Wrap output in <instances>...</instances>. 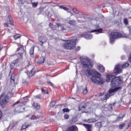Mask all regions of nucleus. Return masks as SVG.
I'll use <instances>...</instances> for the list:
<instances>
[{
	"label": "nucleus",
	"mask_w": 131,
	"mask_h": 131,
	"mask_svg": "<svg viewBox=\"0 0 131 131\" xmlns=\"http://www.w3.org/2000/svg\"><path fill=\"white\" fill-rule=\"evenodd\" d=\"M73 11L75 14H78V11H77V10H76L75 8L73 9Z\"/></svg>",
	"instance_id": "obj_47"
},
{
	"label": "nucleus",
	"mask_w": 131,
	"mask_h": 131,
	"mask_svg": "<svg viewBox=\"0 0 131 131\" xmlns=\"http://www.w3.org/2000/svg\"><path fill=\"white\" fill-rule=\"evenodd\" d=\"M81 63L84 68H93V65L91 63V61L89 58H81Z\"/></svg>",
	"instance_id": "obj_5"
},
{
	"label": "nucleus",
	"mask_w": 131,
	"mask_h": 131,
	"mask_svg": "<svg viewBox=\"0 0 131 131\" xmlns=\"http://www.w3.org/2000/svg\"><path fill=\"white\" fill-rule=\"evenodd\" d=\"M80 36H81V37H84V38L86 39H92V38H93V35L91 34H81Z\"/></svg>",
	"instance_id": "obj_15"
},
{
	"label": "nucleus",
	"mask_w": 131,
	"mask_h": 131,
	"mask_svg": "<svg viewBox=\"0 0 131 131\" xmlns=\"http://www.w3.org/2000/svg\"><path fill=\"white\" fill-rule=\"evenodd\" d=\"M10 79L11 83H15V77L14 76H11Z\"/></svg>",
	"instance_id": "obj_36"
},
{
	"label": "nucleus",
	"mask_w": 131,
	"mask_h": 131,
	"mask_svg": "<svg viewBox=\"0 0 131 131\" xmlns=\"http://www.w3.org/2000/svg\"><path fill=\"white\" fill-rule=\"evenodd\" d=\"M84 74L86 76H92L91 79L95 84L101 85L105 83V81L101 77V76H102L101 74L96 71H94L92 69H86V70L84 72Z\"/></svg>",
	"instance_id": "obj_1"
},
{
	"label": "nucleus",
	"mask_w": 131,
	"mask_h": 131,
	"mask_svg": "<svg viewBox=\"0 0 131 131\" xmlns=\"http://www.w3.org/2000/svg\"><path fill=\"white\" fill-rule=\"evenodd\" d=\"M3 97L4 98L2 99L1 102H0V105L1 107L5 108V107H6V105H7L8 103H10V101H11V98L13 97V94H12L11 92H9L6 95V93H3L0 96V100H1L2 98Z\"/></svg>",
	"instance_id": "obj_3"
},
{
	"label": "nucleus",
	"mask_w": 131,
	"mask_h": 131,
	"mask_svg": "<svg viewBox=\"0 0 131 131\" xmlns=\"http://www.w3.org/2000/svg\"><path fill=\"white\" fill-rule=\"evenodd\" d=\"M122 71V68L121 66L117 65L114 70V72L116 74H119L121 73Z\"/></svg>",
	"instance_id": "obj_11"
},
{
	"label": "nucleus",
	"mask_w": 131,
	"mask_h": 131,
	"mask_svg": "<svg viewBox=\"0 0 131 131\" xmlns=\"http://www.w3.org/2000/svg\"><path fill=\"white\" fill-rule=\"evenodd\" d=\"M84 108H85V104L84 103H81L79 105V111L82 110V109H84Z\"/></svg>",
	"instance_id": "obj_26"
},
{
	"label": "nucleus",
	"mask_w": 131,
	"mask_h": 131,
	"mask_svg": "<svg viewBox=\"0 0 131 131\" xmlns=\"http://www.w3.org/2000/svg\"><path fill=\"white\" fill-rule=\"evenodd\" d=\"M55 105H56V101H55L51 102L50 104V107H53V106H55Z\"/></svg>",
	"instance_id": "obj_38"
},
{
	"label": "nucleus",
	"mask_w": 131,
	"mask_h": 131,
	"mask_svg": "<svg viewBox=\"0 0 131 131\" xmlns=\"http://www.w3.org/2000/svg\"><path fill=\"white\" fill-rule=\"evenodd\" d=\"M113 109L112 104H109L108 105H105L104 107V111H110Z\"/></svg>",
	"instance_id": "obj_16"
},
{
	"label": "nucleus",
	"mask_w": 131,
	"mask_h": 131,
	"mask_svg": "<svg viewBox=\"0 0 131 131\" xmlns=\"http://www.w3.org/2000/svg\"><path fill=\"white\" fill-rule=\"evenodd\" d=\"M95 126L97 128H101V127H102V122H99L96 123L95 124Z\"/></svg>",
	"instance_id": "obj_31"
},
{
	"label": "nucleus",
	"mask_w": 131,
	"mask_h": 131,
	"mask_svg": "<svg viewBox=\"0 0 131 131\" xmlns=\"http://www.w3.org/2000/svg\"><path fill=\"white\" fill-rule=\"evenodd\" d=\"M49 26L51 27L52 30H56V29H57V27L52 24H50Z\"/></svg>",
	"instance_id": "obj_34"
},
{
	"label": "nucleus",
	"mask_w": 131,
	"mask_h": 131,
	"mask_svg": "<svg viewBox=\"0 0 131 131\" xmlns=\"http://www.w3.org/2000/svg\"><path fill=\"white\" fill-rule=\"evenodd\" d=\"M66 131H78V128L77 127L72 126L68 128Z\"/></svg>",
	"instance_id": "obj_17"
},
{
	"label": "nucleus",
	"mask_w": 131,
	"mask_h": 131,
	"mask_svg": "<svg viewBox=\"0 0 131 131\" xmlns=\"http://www.w3.org/2000/svg\"><path fill=\"white\" fill-rule=\"evenodd\" d=\"M41 92L44 93V94H48V90H45L43 89H41Z\"/></svg>",
	"instance_id": "obj_44"
},
{
	"label": "nucleus",
	"mask_w": 131,
	"mask_h": 131,
	"mask_svg": "<svg viewBox=\"0 0 131 131\" xmlns=\"http://www.w3.org/2000/svg\"><path fill=\"white\" fill-rule=\"evenodd\" d=\"M124 23L125 25H128V20H127V18H125L124 19Z\"/></svg>",
	"instance_id": "obj_41"
},
{
	"label": "nucleus",
	"mask_w": 131,
	"mask_h": 131,
	"mask_svg": "<svg viewBox=\"0 0 131 131\" xmlns=\"http://www.w3.org/2000/svg\"><path fill=\"white\" fill-rule=\"evenodd\" d=\"M25 98H28V96H26V97H24V99H25Z\"/></svg>",
	"instance_id": "obj_62"
},
{
	"label": "nucleus",
	"mask_w": 131,
	"mask_h": 131,
	"mask_svg": "<svg viewBox=\"0 0 131 131\" xmlns=\"http://www.w3.org/2000/svg\"><path fill=\"white\" fill-rule=\"evenodd\" d=\"M98 70H99L100 72H105V68L103 66H98Z\"/></svg>",
	"instance_id": "obj_24"
},
{
	"label": "nucleus",
	"mask_w": 131,
	"mask_h": 131,
	"mask_svg": "<svg viewBox=\"0 0 131 131\" xmlns=\"http://www.w3.org/2000/svg\"><path fill=\"white\" fill-rule=\"evenodd\" d=\"M19 51H21V53H18L17 54L18 60L20 59L21 60V59H23V54H26V52H25V50L23 48V46H20V48L18 49Z\"/></svg>",
	"instance_id": "obj_10"
},
{
	"label": "nucleus",
	"mask_w": 131,
	"mask_h": 131,
	"mask_svg": "<svg viewBox=\"0 0 131 131\" xmlns=\"http://www.w3.org/2000/svg\"><path fill=\"white\" fill-rule=\"evenodd\" d=\"M122 89L121 86L115 88L114 89H110L108 91V93L105 94L104 97L102 98L103 100H108V98H110L111 95L110 94H113V93H116V92H118V91H120Z\"/></svg>",
	"instance_id": "obj_7"
},
{
	"label": "nucleus",
	"mask_w": 131,
	"mask_h": 131,
	"mask_svg": "<svg viewBox=\"0 0 131 131\" xmlns=\"http://www.w3.org/2000/svg\"><path fill=\"white\" fill-rule=\"evenodd\" d=\"M121 60H124V59H125V56L123 55L121 57Z\"/></svg>",
	"instance_id": "obj_57"
},
{
	"label": "nucleus",
	"mask_w": 131,
	"mask_h": 131,
	"mask_svg": "<svg viewBox=\"0 0 131 131\" xmlns=\"http://www.w3.org/2000/svg\"><path fill=\"white\" fill-rule=\"evenodd\" d=\"M25 109V108L21 106H19L14 109V112L15 113H23V112H24Z\"/></svg>",
	"instance_id": "obj_12"
},
{
	"label": "nucleus",
	"mask_w": 131,
	"mask_h": 131,
	"mask_svg": "<svg viewBox=\"0 0 131 131\" xmlns=\"http://www.w3.org/2000/svg\"><path fill=\"white\" fill-rule=\"evenodd\" d=\"M64 118L65 119H69V115L68 114H64Z\"/></svg>",
	"instance_id": "obj_42"
},
{
	"label": "nucleus",
	"mask_w": 131,
	"mask_h": 131,
	"mask_svg": "<svg viewBox=\"0 0 131 131\" xmlns=\"http://www.w3.org/2000/svg\"><path fill=\"white\" fill-rule=\"evenodd\" d=\"M33 106L34 107V108L37 109V110H38V109H39V105H38V103L35 102H34Z\"/></svg>",
	"instance_id": "obj_32"
},
{
	"label": "nucleus",
	"mask_w": 131,
	"mask_h": 131,
	"mask_svg": "<svg viewBox=\"0 0 131 131\" xmlns=\"http://www.w3.org/2000/svg\"><path fill=\"white\" fill-rule=\"evenodd\" d=\"M37 63L38 64H39V65H41V64H43V63H45V57H41L39 58L38 59Z\"/></svg>",
	"instance_id": "obj_18"
},
{
	"label": "nucleus",
	"mask_w": 131,
	"mask_h": 131,
	"mask_svg": "<svg viewBox=\"0 0 131 131\" xmlns=\"http://www.w3.org/2000/svg\"><path fill=\"white\" fill-rule=\"evenodd\" d=\"M119 37H122V34L118 32H115L112 33L110 34V43H114L115 39L116 38H119Z\"/></svg>",
	"instance_id": "obj_6"
},
{
	"label": "nucleus",
	"mask_w": 131,
	"mask_h": 131,
	"mask_svg": "<svg viewBox=\"0 0 131 131\" xmlns=\"http://www.w3.org/2000/svg\"><path fill=\"white\" fill-rule=\"evenodd\" d=\"M99 96H100V97H103L101 99H102V100H103V98H105V95H104L103 93H100Z\"/></svg>",
	"instance_id": "obj_48"
},
{
	"label": "nucleus",
	"mask_w": 131,
	"mask_h": 131,
	"mask_svg": "<svg viewBox=\"0 0 131 131\" xmlns=\"http://www.w3.org/2000/svg\"><path fill=\"white\" fill-rule=\"evenodd\" d=\"M19 62V59H17L14 60H13L11 63H10V73H12V70L14 69V67H15V65L17 64Z\"/></svg>",
	"instance_id": "obj_14"
},
{
	"label": "nucleus",
	"mask_w": 131,
	"mask_h": 131,
	"mask_svg": "<svg viewBox=\"0 0 131 131\" xmlns=\"http://www.w3.org/2000/svg\"><path fill=\"white\" fill-rule=\"evenodd\" d=\"M130 109H131V107L130 108Z\"/></svg>",
	"instance_id": "obj_64"
},
{
	"label": "nucleus",
	"mask_w": 131,
	"mask_h": 131,
	"mask_svg": "<svg viewBox=\"0 0 131 131\" xmlns=\"http://www.w3.org/2000/svg\"><path fill=\"white\" fill-rule=\"evenodd\" d=\"M26 104V101H23L21 102V104L22 105V106H23V105H25Z\"/></svg>",
	"instance_id": "obj_58"
},
{
	"label": "nucleus",
	"mask_w": 131,
	"mask_h": 131,
	"mask_svg": "<svg viewBox=\"0 0 131 131\" xmlns=\"http://www.w3.org/2000/svg\"><path fill=\"white\" fill-rule=\"evenodd\" d=\"M48 82L49 84H50V85L51 86H53L54 84H53V83H52V82H51V81H50V80H48Z\"/></svg>",
	"instance_id": "obj_50"
},
{
	"label": "nucleus",
	"mask_w": 131,
	"mask_h": 131,
	"mask_svg": "<svg viewBox=\"0 0 131 131\" xmlns=\"http://www.w3.org/2000/svg\"><path fill=\"white\" fill-rule=\"evenodd\" d=\"M57 26L58 27H60L61 31H62V32H67V31H68V28H67V27H66V26L65 25H60V24H57Z\"/></svg>",
	"instance_id": "obj_13"
},
{
	"label": "nucleus",
	"mask_w": 131,
	"mask_h": 131,
	"mask_svg": "<svg viewBox=\"0 0 131 131\" xmlns=\"http://www.w3.org/2000/svg\"><path fill=\"white\" fill-rule=\"evenodd\" d=\"M7 21L9 24H10V25H13V23H14V21L12 19H11V16L9 15H8V17H7Z\"/></svg>",
	"instance_id": "obj_21"
},
{
	"label": "nucleus",
	"mask_w": 131,
	"mask_h": 131,
	"mask_svg": "<svg viewBox=\"0 0 131 131\" xmlns=\"http://www.w3.org/2000/svg\"><path fill=\"white\" fill-rule=\"evenodd\" d=\"M77 93H80V92H81V90H80V87H78L77 88V90H76Z\"/></svg>",
	"instance_id": "obj_49"
},
{
	"label": "nucleus",
	"mask_w": 131,
	"mask_h": 131,
	"mask_svg": "<svg viewBox=\"0 0 131 131\" xmlns=\"http://www.w3.org/2000/svg\"><path fill=\"white\" fill-rule=\"evenodd\" d=\"M103 29L100 28L96 30H93L90 32V33H93V32H98V33H102Z\"/></svg>",
	"instance_id": "obj_22"
},
{
	"label": "nucleus",
	"mask_w": 131,
	"mask_h": 131,
	"mask_svg": "<svg viewBox=\"0 0 131 131\" xmlns=\"http://www.w3.org/2000/svg\"><path fill=\"white\" fill-rule=\"evenodd\" d=\"M30 55H31V57L34 56V47H32L30 49Z\"/></svg>",
	"instance_id": "obj_28"
},
{
	"label": "nucleus",
	"mask_w": 131,
	"mask_h": 131,
	"mask_svg": "<svg viewBox=\"0 0 131 131\" xmlns=\"http://www.w3.org/2000/svg\"><path fill=\"white\" fill-rule=\"evenodd\" d=\"M20 37H21V36H20V35H19V34H16L14 36V38L15 40L16 39H18V38H20Z\"/></svg>",
	"instance_id": "obj_37"
},
{
	"label": "nucleus",
	"mask_w": 131,
	"mask_h": 131,
	"mask_svg": "<svg viewBox=\"0 0 131 131\" xmlns=\"http://www.w3.org/2000/svg\"><path fill=\"white\" fill-rule=\"evenodd\" d=\"M4 26H5V27H9V24L7 23H4Z\"/></svg>",
	"instance_id": "obj_55"
},
{
	"label": "nucleus",
	"mask_w": 131,
	"mask_h": 131,
	"mask_svg": "<svg viewBox=\"0 0 131 131\" xmlns=\"http://www.w3.org/2000/svg\"><path fill=\"white\" fill-rule=\"evenodd\" d=\"M2 51V45L0 44V51Z\"/></svg>",
	"instance_id": "obj_60"
},
{
	"label": "nucleus",
	"mask_w": 131,
	"mask_h": 131,
	"mask_svg": "<svg viewBox=\"0 0 131 131\" xmlns=\"http://www.w3.org/2000/svg\"><path fill=\"white\" fill-rule=\"evenodd\" d=\"M11 125L12 127H15V126H17L18 125V121H12L11 123Z\"/></svg>",
	"instance_id": "obj_29"
},
{
	"label": "nucleus",
	"mask_w": 131,
	"mask_h": 131,
	"mask_svg": "<svg viewBox=\"0 0 131 131\" xmlns=\"http://www.w3.org/2000/svg\"><path fill=\"white\" fill-rule=\"evenodd\" d=\"M23 83H24L25 84H28V82L26 80H23Z\"/></svg>",
	"instance_id": "obj_53"
},
{
	"label": "nucleus",
	"mask_w": 131,
	"mask_h": 131,
	"mask_svg": "<svg viewBox=\"0 0 131 131\" xmlns=\"http://www.w3.org/2000/svg\"><path fill=\"white\" fill-rule=\"evenodd\" d=\"M124 125H125V124H124V123L121 124V125H119V128L120 129H122V128H123Z\"/></svg>",
	"instance_id": "obj_45"
},
{
	"label": "nucleus",
	"mask_w": 131,
	"mask_h": 131,
	"mask_svg": "<svg viewBox=\"0 0 131 131\" xmlns=\"http://www.w3.org/2000/svg\"><path fill=\"white\" fill-rule=\"evenodd\" d=\"M58 7L59 8V9H62V10H64V11H67L68 13H70V11H69V9H68V8L66 7H64L63 5L58 6Z\"/></svg>",
	"instance_id": "obj_20"
},
{
	"label": "nucleus",
	"mask_w": 131,
	"mask_h": 131,
	"mask_svg": "<svg viewBox=\"0 0 131 131\" xmlns=\"http://www.w3.org/2000/svg\"><path fill=\"white\" fill-rule=\"evenodd\" d=\"M83 126L85 127V128L87 129V130L89 129H90V128L92 127V125H90L89 124H83Z\"/></svg>",
	"instance_id": "obj_30"
},
{
	"label": "nucleus",
	"mask_w": 131,
	"mask_h": 131,
	"mask_svg": "<svg viewBox=\"0 0 131 131\" xmlns=\"http://www.w3.org/2000/svg\"><path fill=\"white\" fill-rule=\"evenodd\" d=\"M18 1L19 4H21L22 5L26 3V1L25 0H18Z\"/></svg>",
	"instance_id": "obj_40"
},
{
	"label": "nucleus",
	"mask_w": 131,
	"mask_h": 131,
	"mask_svg": "<svg viewBox=\"0 0 131 131\" xmlns=\"http://www.w3.org/2000/svg\"><path fill=\"white\" fill-rule=\"evenodd\" d=\"M69 24L72 26H75L76 25L77 23L75 20H71L69 21Z\"/></svg>",
	"instance_id": "obj_23"
},
{
	"label": "nucleus",
	"mask_w": 131,
	"mask_h": 131,
	"mask_svg": "<svg viewBox=\"0 0 131 131\" xmlns=\"http://www.w3.org/2000/svg\"><path fill=\"white\" fill-rule=\"evenodd\" d=\"M38 41L40 43V46L42 47V46H43V43H46L48 41V38L45 35L40 36L38 37Z\"/></svg>",
	"instance_id": "obj_8"
},
{
	"label": "nucleus",
	"mask_w": 131,
	"mask_h": 131,
	"mask_svg": "<svg viewBox=\"0 0 131 131\" xmlns=\"http://www.w3.org/2000/svg\"><path fill=\"white\" fill-rule=\"evenodd\" d=\"M88 131H92V130H91V129H89Z\"/></svg>",
	"instance_id": "obj_63"
},
{
	"label": "nucleus",
	"mask_w": 131,
	"mask_h": 131,
	"mask_svg": "<svg viewBox=\"0 0 131 131\" xmlns=\"http://www.w3.org/2000/svg\"><path fill=\"white\" fill-rule=\"evenodd\" d=\"M30 68L32 69L30 72H29L27 73V75H28L30 77H32V76H33V74H34V69H33V67H32V65H31V63L30 62H28V64L26 67V68Z\"/></svg>",
	"instance_id": "obj_9"
},
{
	"label": "nucleus",
	"mask_w": 131,
	"mask_h": 131,
	"mask_svg": "<svg viewBox=\"0 0 131 131\" xmlns=\"http://www.w3.org/2000/svg\"><path fill=\"white\" fill-rule=\"evenodd\" d=\"M32 8H36L38 6V2L32 3Z\"/></svg>",
	"instance_id": "obj_35"
},
{
	"label": "nucleus",
	"mask_w": 131,
	"mask_h": 131,
	"mask_svg": "<svg viewBox=\"0 0 131 131\" xmlns=\"http://www.w3.org/2000/svg\"><path fill=\"white\" fill-rule=\"evenodd\" d=\"M18 103H19V101H16V102H15L14 103H13V104H12V106H14L17 105Z\"/></svg>",
	"instance_id": "obj_56"
},
{
	"label": "nucleus",
	"mask_w": 131,
	"mask_h": 131,
	"mask_svg": "<svg viewBox=\"0 0 131 131\" xmlns=\"http://www.w3.org/2000/svg\"><path fill=\"white\" fill-rule=\"evenodd\" d=\"M80 50V47L79 46L77 47V48H76V51L77 52H78V51H79Z\"/></svg>",
	"instance_id": "obj_52"
},
{
	"label": "nucleus",
	"mask_w": 131,
	"mask_h": 131,
	"mask_svg": "<svg viewBox=\"0 0 131 131\" xmlns=\"http://www.w3.org/2000/svg\"><path fill=\"white\" fill-rule=\"evenodd\" d=\"M76 40L77 39H72L71 40H68L63 44V48L66 50H73L76 46Z\"/></svg>",
	"instance_id": "obj_4"
},
{
	"label": "nucleus",
	"mask_w": 131,
	"mask_h": 131,
	"mask_svg": "<svg viewBox=\"0 0 131 131\" xmlns=\"http://www.w3.org/2000/svg\"><path fill=\"white\" fill-rule=\"evenodd\" d=\"M80 90L82 91V93L84 94V95H86V94H88V89L86 88V86H85V87H80Z\"/></svg>",
	"instance_id": "obj_19"
},
{
	"label": "nucleus",
	"mask_w": 131,
	"mask_h": 131,
	"mask_svg": "<svg viewBox=\"0 0 131 131\" xmlns=\"http://www.w3.org/2000/svg\"><path fill=\"white\" fill-rule=\"evenodd\" d=\"M26 128H27V125H24L21 127V129H25Z\"/></svg>",
	"instance_id": "obj_51"
},
{
	"label": "nucleus",
	"mask_w": 131,
	"mask_h": 131,
	"mask_svg": "<svg viewBox=\"0 0 131 131\" xmlns=\"http://www.w3.org/2000/svg\"><path fill=\"white\" fill-rule=\"evenodd\" d=\"M2 117H3V115H2V114H0V119H2Z\"/></svg>",
	"instance_id": "obj_59"
},
{
	"label": "nucleus",
	"mask_w": 131,
	"mask_h": 131,
	"mask_svg": "<svg viewBox=\"0 0 131 131\" xmlns=\"http://www.w3.org/2000/svg\"><path fill=\"white\" fill-rule=\"evenodd\" d=\"M37 118H39V117H37L35 115H33L31 117V119L32 120H34V119H37Z\"/></svg>",
	"instance_id": "obj_39"
},
{
	"label": "nucleus",
	"mask_w": 131,
	"mask_h": 131,
	"mask_svg": "<svg viewBox=\"0 0 131 131\" xmlns=\"http://www.w3.org/2000/svg\"><path fill=\"white\" fill-rule=\"evenodd\" d=\"M62 111L63 113H65V112H69L70 110L68 108H64L62 110Z\"/></svg>",
	"instance_id": "obj_43"
},
{
	"label": "nucleus",
	"mask_w": 131,
	"mask_h": 131,
	"mask_svg": "<svg viewBox=\"0 0 131 131\" xmlns=\"http://www.w3.org/2000/svg\"><path fill=\"white\" fill-rule=\"evenodd\" d=\"M96 121H97V120H96V119H89L88 120H86V122L88 123H94V122H96Z\"/></svg>",
	"instance_id": "obj_27"
},
{
	"label": "nucleus",
	"mask_w": 131,
	"mask_h": 131,
	"mask_svg": "<svg viewBox=\"0 0 131 131\" xmlns=\"http://www.w3.org/2000/svg\"><path fill=\"white\" fill-rule=\"evenodd\" d=\"M35 98H36L37 99H40L41 98V96H40V95H36L35 96Z\"/></svg>",
	"instance_id": "obj_54"
},
{
	"label": "nucleus",
	"mask_w": 131,
	"mask_h": 131,
	"mask_svg": "<svg viewBox=\"0 0 131 131\" xmlns=\"http://www.w3.org/2000/svg\"><path fill=\"white\" fill-rule=\"evenodd\" d=\"M125 116V115L123 114H120L119 115V116L117 118V121H119V120H122L123 119V117Z\"/></svg>",
	"instance_id": "obj_25"
},
{
	"label": "nucleus",
	"mask_w": 131,
	"mask_h": 131,
	"mask_svg": "<svg viewBox=\"0 0 131 131\" xmlns=\"http://www.w3.org/2000/svg\"><path fill=\"white\" fill-rule=\"evenodd\" d=\"M106 82H111V86L113 89L119 86L122 82V77H115L112 75L107 74L106 79Z\"/></svg>",
	"instance_id": "obj_2"
},
{
	"label": "nucleus",
	"mask_w": 131,
	"mask_h": 131,
	"mask_svg": "<svg viewBox=\"0 0 131 131\" xmlns=\"http://www.w3.org/2000/svg\"><path fill=\"white\" fill-rule=\"evenodd\" d=\"M130 125H131V123H129L128 124V127H129L130 126Z\"/></svg>",
	"instance_id": "obj_61"
},
{
	"label": "nucleus",
	"mask_w": 131,
	"mask_h": 131,
	"mask_svg": "<svg viewBox=\"0 0 131 131\" xmlns=\"http://www.w3.org/2000/svg\"><path fill=\"white\" fill-rule=\"evenodd\" d=\"M129 66V63L126 62L124 64H123V65L122 66V68H127V67H128Z\"/></svg>",
	"instance_id": "obj_33"
},
{
	"label": "nucleus",
	"mask_w": 131,
	"mask_h": 131,
	"mask_svg": "<svg viewBox=\"0 0 131 131\" xmlns=\"http://www.w3.org/2000/svg\"><path fill=\"white\" fill-rule=\"evenodd\" d=\"M127 29L129 31V35H131V27H127Z\"/></svg>",
	"instance_id": "obj_46"
}]
</instances>
